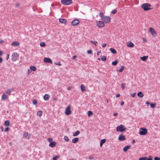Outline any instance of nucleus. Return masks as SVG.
I'll return each mask as SVG.
<instances>
[{"label":"nucleus","instance_id":"obj_40","mask_svg":"<svg viewBox=\"0 0 160 160\" xmlns=\"http://www.w3.org/2000/svg\"><path fill=\"white\" fill-rule=\"evenodd\" d=\"M90 42L92 43H93L95 46H97V44L98 43L96 41H91Z\"/></svg>","mask_w":160,"mask_h":160},{"label":"nucleus","instance_id":"obj_48","mask_svg":"<svg viewBox=\"0 0 160 160\" xmlns=\"http://www.w3.org/2000/svg\"><path fill=\"white\" fill-rule=\"evenodd\" d=\"M136 93H133L131 94V96L132 97L134 98L136 95Z\"/></svg>","mask_w":160,"mask_h":160},{"label":"nucleus","instance_id":"obj_15","mask_svg":"<svg viewBox=\"0 0 160 160\" xmlns=\"http://www.w3.org/2000/svg\"><path fill=\"white\" fill-rule=\"evenodd\" d=\"M50 96L48 94H45L43 96V99L45 101L48 100Z\"/></svg>","mask_w":160,"mask_h":160},{"label":"nucleus","instance_id":"obj_28","mask_svg":"<svg viewBox=\"0 0 160 160\" xmlns=\"http://www.w3.org/2000/svg\"><path fill=\"white\" fill-rule=\"evenodd\" d=\"M128 46L129 47L132 48L134 46V44L131 42H130L128 44Z\"/></svg>","mask_w":160,"mask_h":160},{"label":"nucleus","instance_id":"obj_12","mask_svg":"<svg viewBox=\"0 0 160 160\" xmlns=\"http://www.w3.org/2000/svg\"><path fill=\"white\" fill-rule=\"evenodd\" d=\"M118 140L120 141H123L125 139V138L124 135H122V134L119 136Z\"/></svg>","mask_w":160,"mask_h":160},{"label":"nucleus","instance_id":"obj_53","mask_svg":"<svg viewBox=\"0 0 160 160\" xmlns=\"http://www.w3.org/2000/svg\"><path fill=\"white\" fill-rule=\"evenodd\" d=\"M106 45H107V44L104 43V44H102V47L104 48V47H105L106 46Z\"/></svg>","mask_w":160,"mask_h":160},{"label":"nucleus","instance_id":"obj_60","mask_svg":"<svg viewBox=\"0 0 160 160\" xmlns=\"http://www.w3.org/2000/svg\"><path fill=\"white\" fill-rule=\"evenodd\" d=\"M76 57H77V56L76 55H74V56H73V57H72L73 59H76Z\"/></svg>","mask_w":160,"mask_h":160},{"label":"nucleus","instance_id":"obj_8","mask_svg":"<svg viewBox=\"0 0 160 160\" xmlns=\"http://www.w3.org/2000/svg\"><path fill=\"white\" fill-rule=\"evenodd\" d=\"M97 26L99 28H102L104 26L105 24L103 22L98 21L97 22Z\"/></svg>","mask_w":160,"mask_h":160},{"label":"nucleus","instance_id":"obj_46","mask_svg":"<svg viewBox=\"0 0 160 160\" xmlns=\"http://www.w3.org/2000/svg\"><path fill=\"white\" fill-rule=\"evenodd\" d=\"M117 12V10L116 9H114L112 11V14H115Z\"/></svg>","mask_w":160,"mask_h":160},{"label":"nucleus","instance_id":"obj_57","mask_svg":"<svg viewBox=\"0 0 160 160\" xmlns=\"http://www.w3.org/2000/svg\"><path fill=\"white\" fill-rule=\"evenodd\" d=\"M6 58H7L6 60H8V58H9V54H7V56H6Z\"/></svg>","mask_w":160,"mask_h":160},{"label":"nucleus","instance_id":"obj_62","mask_svg":"<svg viewBox=\"0 0 160 160\" xmlns=\"http://www.w3.org/2000/svg\"><path fill=\"white\" fill-rule=\"evenodd\" d=\"M101 52L100 51H99L97 53V54L98 55H99V54L100 53H101Z\"/></svg>","mask_w":160,"mask_h":160},{"label":"nucleus","instance_id":"obj_37","mask_svg":"<svg viewBox=\"0 0 160 160\" xmlns=\"http://www.w3.org/2000/svg\"><path fill=\"white\" fill-rule=\"evenodd\" d=\"M64 139L65 141L67 142H68L69 140L68 137L67 136H65L64 137Z\"/></svg>","mask_w":160,"mask_h":160},{"label":"nucleus","instance_id":"obj_63","mask_svg":"<svg viewBox=\"0 0 160 160\" xmlns=\"http://www.w3.org/2000/svg\"><path fill=\"white\" fill-rule=\"evenodd\" d=\"M124 104V102L123 101H122L121 103V105H123Z\"/></svg>","mask_w":160,"mask_h":160},{"label":"nucleus","instance_id":"obj_36","mask_svg":"<svg viewBox=\"0 0 160 160\" xmlns=\"http://www.w3.org/2000/svg\"><path fill=\"white\" fill-rule=\"evenodd\" d=\"M102 60L103 61H105L106 60V58L105 56H103L101 58Z\"/></svg>","mask_w":160,"mask_h":160},{"label":"nucleus","instance_id":"obj_4","mask_svg":"<svg viewBox=\"0 0 160 160\" xmlns=\"http://www.w3.org/2000/svg\"><path fill=\"white\" fill-rule=\"evenodd\" d=\"M147 133V130L145 128H141L139 130V134L141 135H145Z\"/></svg>","mask_w":160,"mask_h":160},{"label":"nucleus","instance_id":"obj_26","mask_svg":"<svg viewBox=\"0 0 160 160\" xmlns=\"http://www.w3.org/2000/svg\"><path fill=\"white\" fill-rule=\"evenodd\" d=\"M4 125L7 127H8L10 125L9 121L8 120L6 121L4 123Z\"/></svg>","mask_w":160,"mask_h":160},{"label":"nucleus","instance_id":"obj_49","mask_svg":"<svg viewBox=\"0 0 160 160\" xmlns=\"http://www.w3.org/2000/svg\"><path fill=\"white\" fill-rule=\"evenodd\" d=\"M154 160H160V158L156 157L154 158Z\"/></svg>","mask_w":160,"mask_h":160},{"label":"nucleus","instance_id":"obj_34","mask_svg":"<svg viewBox=\"0 0 160 160\" xmlns=\"http://www.w3.org/2000/svg\"><path fill=\"white\" fill-rule=\"evenodd\" d=\"M40 46L42 47H44L45 46V44L44 42H41L40 43Z\"/></svg>","mask_w":160,"mask_h":160},{"label":"nucleus","instance_id":"obj_7","mask_svg":"<svg viewBox=\"0 0 160 160\" xmlns=\"http://www.w3.org/2000/svg\"><path fill=\"white\" fill-rule=\"evenodd\" d=\"M71 106L68 105L66 108L65 110V114L67 115H69L71 114V111L70 110Z\"/></svg>","mask_w":160,"mask_h":160},{"label":"nucleus","instance_id":"obj_35","mask_svg":"<svg viewBox=\"0 0 160 160\" xmlns=\"http://www.w3.org/2000/svg\"><path fill=\"white\" fill-rule=\"evenodd\" d=\"M88 115L89 116L92 115L93 114L92 112V111H88Z\"/></svg>","mask_w":160,"mask_h":160},{"label":"nucleus","instance_id":"obj_54","mask_svg":"<svg viewBox=\"0 0 160 160\" xmlns=\"http://www.w3.org/2000/svg\"><path fill=\"white\" fill-rule=\"evenodd\" d=\"M0 129H1V131L3 132L4 130L3 128L1 126L0 127Z\"/></svg>","mask_w":160,"mask_h":160},{"label":"nucleus","instance_id":"obj_21","mask_svg":"<svg viewBox=\"0 0 160 160\" xmlns=\"http://www.w3.org/2000/svg\"><path fill=\"white\" fill-rule=\"evenodd\" d=\"M130 147H131L130 146L128 145V146H126L123 148V150L125 152H126L127 151L128 149H129L130 148Z\"/></svg>","mask_w":160,"mask_h":160},{"label":"nucleus","instance_id":"obj_56","mask_svg":"<svg viewBox=\"0 0 160 160\" xmlns=\"http://www.w3.org/2000/svg\"><path fill=\"white\" fill-rule=\"evenodd\" d=\"M3 61V59L1 57H0V63H1Z\"/></svg>","mask_w":160,"mask_h":160},{"label":"nucleus","instance_id":"obj_6","mask_svg":"<svg viewBox=\"0 0 160 160\" xmlns=\"http://www.w3.org/2000/svg\"><path fill=\"white\" fill-rule=\"evenodd\" d=\"M18 57V54L16 52H13L12 55V60L15 61L17 59V57Z\"/></svg>","mask_w":160,"mask_h":160},{"label":"nucleus","instance_id":"obj_50","mask_svg":"<svg viewBox=\"0 0 160 160\" xmlns=\"http://www.w3.org/2000/svg\"><path fill=\"white\" fill-rule=\"evenodd\" d=\"M146 160H152V157L151 156H150L148 158L146 159Z\"/></svg>","mask_w":160,"mask_h":160},{"label":"nucleus","instance_id":"obj_2","mask_svg":"<svg viewBox=\"0 0 160 160\" xmlns=\"http://www.w3.org/2000/svg\"><path fill=\"white\" fill-rule=\"evenodd\" d=\"M116 130L118 132H122L126 131V128L124 125L121 124L117 127Z\"/></svg>","mask_w":160,"mask_h":160},{"label":"nucleus","instance_id":"obj_43","mask_svg":"<svg viewBox=\"0 0 160 160\" xmlns=\"http://www.w3.org/2000/svg\"><path fill=\"white\" fill-rule=\"evenodd\" d=\"M125 83H122L121 84V87L122 88V90H124V89H125V87H124V86L125 85Z\"/></svg>","mask_w":160,"mask_h":160},{"label":"nucleus","instance_id":"obj_5","mask_svg":"<svg viewBox=\"0 0 160 160\" xmlns=\"http://www.w3.org/2000/svg\"><path fill=\"white\" fill-rule=\"evenodd\" d=\"M110 20L111 18L109 17L106 16H104L102 19V20L105 23L109 22L110 21Z\"/></svg>","mask_w":160,"mask_h":160},{"label":"nucleus","instance_id":"obj_47","mask_svg":"<svg viewBox=\"0 0 160 160\" xmlns=\"http://www.w3.org/2000/svg\"><path fill=\"white\" fill-rule=\"evenodd\" d=\"M87 52L89 54H92V51L91 50H89L87 51Z\"/></svg>","mask_w":160,"mask_h":160},{"label":"nucleus","instance_id":"obj_20","mask_svg":"<svg viewBox=\"0 0 160 160\" xmlns=\"http://www.w3.org/2000/svg\"><path fill=\"white\" fill-rule=\"evenodd\" d=\"M79 141V138H76L73 139L72 140V142L73 143H76Z\"/></svg>","mask_w":160,"mask_h":160},{"label":"nucleus","instance_id":"obj_42","mask_svg":"<svg viewBox=\"0 0 160 160\" xmlns=\"http://www.w3.org/2000/svg\"><path fill=\"white\" fill-rule=\"evenodd\" d=\"M146 159H147L146 157H143L140 158L139 160H146Z\"/></svg>","mask_w":160,"mask_h":160},{"label":"nucleus","instance_id":"obj_30","mask_svg":"<svg viewBox=\"0 0 160 160\" xmlns=\"http://www.w3.org/2000/svg\"><path fill=\"white\" fill-rule=\"evenodd\" d=\"M80 133V132L79 131H77L75 132L73 134V136H76L78 135Z\"/></svg>","mask_w":160,"mask_h":160},{"label":"nucleus","instance_id":"obj_22","mask_svg":"<svg viewBox=\"0 0 160 160\" xmlns=\"http://www.w3.org/2000/svg\"><path fill=\"white\" fill-rule=\"evenodd\" d=\"M106 142V139H103L101 140L100 142V146L102 147V146L103 144L105 142Z\"/></svg>","mask_w":160,"mask_h":160},{"label":"nucleus","instance_id":"obj_16","mask_svg":"<svg viewBox=\"0 0 160 160\" xmlns=\"http://www.w3.org/2000/svg\"><path fill=\"white\" fill-rule=\"evenodd\" d=\"M13 90V89L12 88L8 89L6 91V93H7L8 95H10L11 94V92Z\"/></svg>","mask_w":160,"mask_h":160},{"label":"nucleus","instance_id":"obj_52","mask_svg":"<svg viewBox=\"0 0 160 160\" xmlns=\"http://www.w3.org/2000/svg\"><path fill=\"white\" fill-rule=\"evenodd\" d=\"M9 129L8 128H7L4 130V131L5 132H7L9 131Z\"/></svg>","mask_w":160,"mask_h":160},{"label":"nucleus","instance_id":"obj_14","mask_svg":"<svg viewBox=\"0 0 160 160\" xmlns=\"http://www.w3.org/2000/svg\"><path fill=\"white\" fill-rule=\"evenodd\" d=\"M23 136L26 139H29L30 138L29 136H28V133L26 132H24L23 134Z\"/></svg>","mask_w":160,"mask_h":160},{"label":"nucleus","instance_id":"obj_61","mask_svg":"<svg viewBox=\"0 0 160 160\" xmlns=\"http://www.w3.org/2000/svg\"><path fill=\"white\" fill-rule=\"evenodd\" d=\"M89 158L90 159H92L94 158L92 157H89Z\"/></svg>","mask_w":160,"mask_h":160},{"label":"nucleus","instance_id":"obj_41","mask_svg":"<svg viewBox=\"0 0 160 160\" xmlns=\"http://www.w3.org/2000/svg\"><path fill=\"white\" fill-rule=\"evenodd\" d=\"M99 16L101 18V19H102V18L104 17V16H103V12H100L99 14Z\"/></svg>","mask_w":160,"mask_h":160},{"label":"nucleus","instance_id":"obj_51","mask_svg":"<svg viewBox=\"0 0 160 160\" xmlns=\"http://www.w3.org/2000/svg\"><path fill=\"white\" fill-rule=\"evenodd\" d=\"M32 72V71L30 69H28V74H29L31 72Z\"/></svg>","mask_w":160,"mask_h":160},{"label":"nucleus","instance_id":"obj_38","mask_svg":"<svg viewBox=\"0 0 160 160\" xmlns=\"http://www.w3.org/2000/svg\"><path fill=\"white\" fill-rule=\"evenodd\" d=\"M156 104L154 103H151L150 107L152 108H154L155 107Z\"/></svg>","mask_w":160,"mask_h":160},{"label":"nucleus","instance_id":"obj_29","mask_svg":"<svg viewBox=\"0 0 160 160\" xmlns=\"http://www.w3.org/2000/svg\"><path fill=\"white\" fill-rule=\"evenodd\" d=\"M30 68L31 71H34L36 70V68L33 66H31L30 67Z\"/></svg>","mask_w":160,"mask_h":160},{"label":"nucleus","instance_id":"obj_32","mask_svg":"<svg viewBox=\"0 0 160 160\" xmlns=\"http://www.w3.org/2000/svg\"><path fill=\"white\" fill-rule=\"evenodd\" d=\"M118 62L117 60H116L115 61L112 62V64L114 66H116L118 64Z\"/></svg>","mask_w":160,"mask_h":160},{"label":"nucleus","instance_id":"obj_18","mask_svg":"<svg viewBox=\"0 0 160 160\" xmlns=\"http://www.w3.org/2000/svg\"><path fill=\"white\" fill-rule=\"evenodd\" d=\"M59 21L62 23H66L67 22V20L65 19L60 18L59 19Z\"/></svg>","mask_w":160,"mask_h":160},{"label":"nucleus","instance_id":"obj_27","mask_svg":"<svg viewBox=\"0 0 160 160\" xmlns=\"http://www.w3.org/2000/svg\"><path fill=\"white\" fill-rule=\"evenodd\" d=\"M137 95L138 97L142 98L143 96V94L141 92H139L137 94Z\"/></svg>","mask_w":160,"mask_h":160},{"label":"nucleus","instance_id":"obj_59","mask_svg":"<svg viewBox=\"0 0 160 160\" xmlns=\"http://www.w3.org/2000/svg\"><path fill=\"white\" fill-rule=\"evenodd\" d=\"M120 94H117V95H116V97L117 98H118V97H120Z\"/></svg>","mask_w":160,"mask_h":160},{"label":"nucleus","instance_id":"obj_10","mask_svg":"<svg viewBox=\"0 0 160 160\" xmlns=\"http://www.w3.org/2000/svg\"><path fill=\"white\" fill-rule=\"evenodd\" d=\"M43 61L45 62L49 63L51 64H52V60L49 58H44L43 59Z\"/></svg>","mask_w":160,"mask_h":160},{"label":"nucleus","instance_id":"obj_33","mask_svg":"<svg viewBox=\"0 0 160 160\" xmlns=\"http://www.w3.org/2000/svg\"><path fill=\"white\" fill-rule=\"evenodd\" d=\"M124 69V67L123 66H122L121 67V68L119 70H118V71L120 72H122Z\"/></svg>","mask_w":160,"mask_h":160},{"label":"nucleus","instance_id":"obj_23","mask_svg":"<svg viewBox=\"0 0 160 160\" xmlns=\"http://www.w3.org/2000/svg\"><path fill=\"white\" fill-rule=\"evenodd\" d=\"M81 91L82 92H84L86 90L85 87L84 85L83 84H82L81 85Z\"/></svg>","mask_w":160,"mask_h":160},{"label":"nucleus","instance_id":"obj_45","mask_svg":"<svg viewBox=\"0 0 160 160\" xmlns=\"http://www.w3.org/2000/svg\"><path fill=\"white\" fill-rule=\"evenodd\" d=\"M37 101L36 100H34L33 101V104L35 105L37 104Z\"/></svg>","mask_w":160,"mask_h":160},{"label":"nucleus","instance_id":"obj_39","mask_svg":"<svg viewBox=\"0 0 160 160\" xmlns=\"http://www.w3.org/2000/svg\"><path fill=\"white\" fill-rule=\"evenodd\" d=\"M59 158V156H56L53 157L52 158V160H57L58 158Z\"/></svg>","mask_w":160,"mask_h":160},{"label":"nucleus","instance_id":"obj_24","mask_svg":"<svg viewBox=\"0 0 160 160\" xmlns=\"http://www.w3.org/2000/svg\"><path fill=\"white\" fill-rule=\"evenodd\" d=\"M110 50L113 54H115L117 53L116 50L113 48H111L110 49Z\"/></svg>","mask_w":160,"mask_h":160},{"label":"nucleus","instance_id":"obj_58","mask_svg":"<svg viewBox=\"0 0 160 160\" xmlns=\"http://www.w3.org/2000/svg\"><path fill=\"white\" fill-rule=\"evenodd\" d=\"M3 52L1 50H0V56H1L3 54Z\"/></svg>","mask_w":160,"mask_h":160},{"label":"nucleus","instance_id":"obj_3","mask_svg":"<svg viewBox=\"0 0 160 160\" xmlns=\"http://www.w3.org/2000/svg\"><path fill=\"white\" fill-rule=\"evenodd\" d=\"M61 2L63 5H68L72 3V0H61Z\"/></svg>","mask_w":160,"mask_h":160},{"label":"nucleus","instance_id":"obj_25","mask_svg":"<svg viewBox=\"0 0 160 160\" xmlns=\"http://www.w3.org/2000/svg\"><path fill=\"white\" fill-rule=\"evenodd\" d=\"M148 56H143L140 57L141 59L143 61H145L148 58Z\"/></svg>","mask_w":160,"mask_h":160},{"label":"nucleus","instance_id":"obj_44","mask_svg":"<svg viewBox=\"0 0 160 160\" xmlns=\"http://www.w3.org/2000/svg\"><path fill=\"white\" fill-rule=\"evenodd\" d=\"M54 64L56 65H58L59 66H61L62 64H61L60 62H55L54 63Z\"/></svg>","mask_w":160,"mask_h":160},{"label":"nucleus","instance_id":"obj_64","mask_svg":"<svg viewBox=\"0 0 160 160\" xmlns=\"http://www.w3.org/2000/svg\"><path fill=\"white\" fill-rule=\"evenodd\" d=\"M117 115H118V113H114V114H113V115H114V116H117Z\"/></svg>","mask_w":160,"mask_h":160},{"label":"nucleus","instance_id":"obj_13","mask_svg":"<svg viewBox=\"0 0 160 160\" xmlns=\"http://www.w3.org/2000/svg\"><path fill=\"white\" fill-rule=\"evenodd\" d=\"M19 45H20L19 43L17 41L13 42L11 43V45L12 46H18Z\"/></svg>","mask_w":160,"mask_h":160},{"label":"nucleus","instance_id":"obj_17","mask_svg":"<svg viewBox=\"0 0 160 160\" xmlns=\"http://www.w3.org/2000/svg\"><path fill=\"white\" fill-rule=\"evenodd\" d=\"M56 144V142H51L49 144V146L52 148L55 147Z\"/></svg>","mask_w":160,"mask_h":160},{"label":"nucleus","instance_id":"obj_11","mask_svg":"<svg viewBox=\"0 0 160 160\" xmlns=\"http://www.w3.org/2000/svg\"><path fill=\"white\" fill-rule=\"evenodd\" d=\"M150 31L153 36H155L156 35V32L153 28H150Z\"/></svg>","mask_w":160,"mask_h":160},{"label":"nucleus","instance_id":"obj_31","mask_svg":"<svg viewBox=\"0 0 160 160\" xmlns=\"http://www.w3.org/2000/svg\"><path fill=\"white\" fill-rule=\"evenodd\" d=\"M42 112L41 111H39L38 112L37 114L38 116L40 117L42 116Z\"/></svg>","mask_w":160,"mask_h":160},{"label":"nucleus","instance_id":"obj_1","mask_svg":"<svg viewBox=\"0 0 160 160\" xmlns=\"http://www.w3.org/2000/svg\"><path fill=\"white\" fill-rule=\"evenodd\" d=\"M151 6L150 4L148 3H145L142 5L141 7L143 8L144 11L148 10L151 9L150 7Z\"/></svg>","mask_w":160,"mask_h":160},{"label":"nucleus","instance_id":"obj_55","mask_svg":"<svg viewBox=\"0 0 160 160\" xmlns=\"http://www.w3.org/2000/svg\"><path fill=\"white\" fill-rule=\"evenodd\" d=\"M146 103L147 105H150V104L151 103L149 102H148V101H147L146 102Z\"/></svg>","mask_w":160,"mask_h":160},{"label":"nucleus","instance_id":"obj_19","mask_svg":"<svg viewBox=\"0 0 160 160\" xmlns=\"http://www.w3.org/2000/svg\"><path fill=\"white\" fill-rule=\"evenodd\" d=\"M8 98V96L5 94H3L2 96V99L3 100H5Z\"/></svg>","mask_w":160,"mask_h":160},{"label":"nucleus","instance_id":"obj_9","mask_svg":"<svg viewBox=\"0 0 160 160\" xmlns=\"http://www.w3.org/2000/svg\"><path fill=\"white\" fill-rule=\"evenodd\" d=\"M79 20L78 19H75L73 20L71 23L72 26H75L78 24L79 23Z\"/></svg>","mask_w":160,"mask_h":160}]
</instances>
